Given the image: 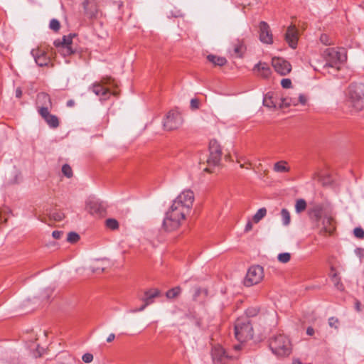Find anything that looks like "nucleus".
Returning <instances> with one entry per match:
<instances>
[{
  "mask_svg": "<svg viewBox=\"0 0 364 364\" xmlns=\"http://www.w3.org/2000/svg\"><path fill=\"white\" fill-rule=\"evenodd\" d=\"M190 212V210H185L181 204L175 205L173 201L164 219L163 226L164 229L167 231H172L178 228L181 220H184L186 215Z\"/></svg>",
  "mask_w": 364,
  "mask_h": 364,
  "instance_id": "1",
  "label": "nucleus"
},
{
  "mask_svg": "<svg viewBox=\"0 0 364 364\" xmlns=\"http://www.w3.org/2000/svg\"><path fill=\"white\" fill-rule=\"evenodd\" d=\"M269 348L278 357L288 356L291 352V345L288 337L284 334H277L269 339Z\"/></svg>",
  "mask_w": 364,
  "mask_h": 364,
  "instance_id": "2",
  "label": "nucleus"
},
{
  "mask_svg": "<svg viewBox=\"0 0 364 364\" xmlns=\"http://www.w3.org/2000/svg\"><path fill=\"white\" fill-rule=\"evenodd\" d=\"M235 336L240 342H246L253 337V328L248 318H240L235 323Z\"/></svg>",
  "mask_w": 364,
  "mask_h": 364,
  "instance_id": "3",
  "label": "nucleus"
},
{
  "mask_svg": "<svg viewBox=\"0 0 364 364\" xmlns=\"http://www.w3.org/2000/svg\"><path fill=\"white\" fill-rule=\"evenodd\" d=\"M349 101L351 106L357 111L364 108V84L353 83L349 86Z\"/></svg>",
  "mask_w": 364,
  "mask_h": 364,
  "instance_id": "4",
  "label": "nucleus"
},
{
  "mask_svg": "<svg viewBox=\"0 0 364 364\" xmlns=\"http://www.w3.org/2000/svg\"><path fill=\"white\" fill-rule=\"evenodd\" d=\"M323 58L326 60L324 67L336 68L338 64L344 62L346 60V55L341 53L334 48H326L323 53Z\"/></svg>",
  "mask_w": 364,
  "mask_h": 364,
  "instance_id": "5",
  "label": "nucleus"
},
{
  "mask_svg": "<svg viewBox=\"0 0 364 364\" xmlns=\"http://www.w3.org/2000/svg\"><path fill=\"white\" fill-rule=\"evenodd\" d=\"M210 155L207 159L209 166H217L220 165L222 157V149L215 139H212L209 143Z\"/></svg>",
  "mask_w": 364,
  "mask_h": 364,
  "instance_id": "6",
  "label": "nucleus"
},
{
  "mask_svg": "<svg viewBox=\"0 0 364 364\" xmlns=\"http://www.w3.org/2000/svg\"><path fill=\"white\" fill-rule=\"evenodd\" d=\"M264 277L263 267L259 265H255L249 268L244 284L247 287L257 284L262 281Z\"/></svg>",
  "mask_w": 364,
  "mask_h": 364,
  "instance_id": "7",
  "label": "nucleus"
},
{
  "mask_svg": "<svg viewBox=\"0 0 364 364\" xmlns=\"http://www.w3.org/2000/svg\"><path fill=\"white\" fill-rule=\"evenodd\" d=\"M183 123L181 114L176 111H169L163 122L164 128L167 131L178 129Z\"/></svg>",
  "mask_w": 364,
  "mask_h": 364,
  "instance_id": "8",
  "label": "nucleus"
},
{
  "mask_svg": "<svg viewBox=\"0 0 364 364\" xmlns=\"http://www.w3.org/2000/svg\"><path fill=\"white\" fill-rule=\"evenodd\" d=\"M235 355H230L220 346H215L212 349V358L214 364H231Z\"/></svg>",
  "mask_w": 364,
  "mask_h": 364,
  "instance_id": "9",
  "label": "nucleus"
},
{
  "mask_svg": "<svg viewBox=\"0 0 364 364\" xmlns=\"http://www.w3.org/2000/svg\"><path fill=\"white\" fill-rule=\"evenodd\" d=\"M75 36V34H69L68 36H63L62 39L55 40L54 45L59 49V51L64 55H70L74 53V50L72 48L73 38Z\"/></svg>",
  "mask_w": 364,
  "mask_h": 364,
  "instance_id": "10",
  "label": "nucleus"
},
{
  "mask_svg": "<svg viewBox=\"0 0 364 364\" xmlns=\"http://www.w3.org/2000/svg\"><path fill=\"white\" fill-rule=\"evenodd\" d=\"M193 200V192L191 190H186L183 191L173 201L175 202V205L181 204L185 210L191 211Z\"/></svg>",
  "mask_w": 364,
  "mask_h": 364,
  "instance_id": "11",
  "label": "nucleus"
},
{
  "mask_svg": "<svg viewBox=\"0 0 364 364\" xmlns=\"http://www.w3.org/2000/svg\"><path fill=\"white\" fill-rule=\"evenodd\" d=\"M85 14L90 18H97L101 15L97 0H85L82 3Z\"/></svg>",
  "mask_w": 364,
  "mask_h": 364,
  "instance_id": "12",
  "label": "nucleus"
},
{
  "mask_svg": "<svg viewBox=\"0 0 364 364\" xmlns=\"http://www.w3.org/2000/svg\"><path fill=\"white\" fill-rule=\"evenodd\" d=\"M316 228L319 229L320 235H331L335 230L333 218L331 216L325 214L320 220V227Z\"/></svg>",
  "mask_w": 364,
  "mask_h": 364,
  "instance_id": "13",
  "label": "nucleus"
},
{
  "mask_svg": "<svg viewBox=\"0 0 364 364\" xmlns=\"http://www.w3.org/2000/svg\"><path fill=\"white\" fill-rule=\"evenodd\" d=\"M272 65L275 71L281 75H287L291 70V64L282 58H273Z\"/></svg>",
  "mask_w": 364,
  "mask_h": 364,
  "instance_id": "14",
  "label": "nucleus"
},
{
  "mask_svg": "<svg viewBox=\"0 0 364 364\" xmlns=\"http://www.w3.org/2000/svg\"><path fill=\"white\" fill-rule=\"evenodd\" d=\"M259 40L263 43L272 44L273 38L269 26L265 21H261L259 25Z\"/></svg>",
  "mask_w": 364,
  "mask_h": 364,
  "instance_id": "15",
  "label": "nucleus"
},
{
  "mask_svg": "<svg viewBox=\"0 0 364 364\" xmlns=\"http://www.w3.org/2000/svg\"><path fill=\"white\" fill-rule=\"evenodd\" d=\"M38 112L50 128L55 129L59 126L58 118L51 114L46 107H39Z\"/></svg>",
  "mask_w": 364,
  "mask_h": 364,
  "instance_id": "16",
  "label": "nucleus"
},
{
  "mask_svg": "<svg viewBox=\"0 0 364 364\" xmlns=\"http://www.w3.org/2000/svg\"><path fill=\"white\" fill-rule=\"evenodd\" d=\"M31 54L33 57L36 63L40 67L46 66L50 63V58L46 53L39 48L32 49Z\"/></svg>",
  "mask_w": 364,
  "mask_h": 364,
  "instance_id": "17",
  "label": "nucleus"
},
{
  "mask_svg": "<svg viewBox=\"0 0 364 364\" xmlns=\"http://www.w3.org/2000/svg\"><path fill=\"white\" fill-rule=\"evenodd\" d=\"M309 218L313 220L316 227H320V220L323 217V207L322 205L316 204L310 208L308 211Z\"/></svg>",
  "mask_w": 364,
  "mask_h": 364,
  "instance_id": "18",
  "label": "nucleus"
},
{
  "mask_svg": "<svg viewBox=\"0 0 364 364\" xmlns=\"http://www.w3.org/2000/svg\"><path fill=\"white\" fill-rule=\"evenodd\" d=\"M285 40L289 46L294 49L297 46L298 43V31L294 25H290L285 33Z\"/></svg>",
  "mask_w": 364,
  "mask_h": 364,
  "instance_id": "19",
  "label": "nucleus"
},
{
  "mask_svg": "<svg viewBox=\"0 0 364 364\" xmlns=\"http://www.w3.org/2000/svg\"><path fill=\"white\" fill-rule=\"evenodd\" d=\"M253 71L257 75L264 78H267L271 75V69L269 66L265 63H258L253 68Z\"/></svg>",
  "mask_w": 364,
  "mask_h": 364,
  "instance_id": "20",
  "label": "nucleus"
},
{
  "mask_svg": "<svg viewBox=\"0 0 364 364\" xmlns=\"http://www.w3.org/2000/svg\"><path fill=\"white\" fill-rule=\"evenodd\" d=\"M159 294L160 291L156 289H149L144 292V297L142 299V301L144 303L150 305L154 302V298L159 296Z\"/></svg>",
  "mask_w": 364,
  "mask_h": 364,
  "instance_id": "21",
  "label": "nucleus"
},
{
  "mask_svg": "<svg viewBox=\"0 0 364 364\" xmlns=\"http://www.w3.org/2000/svg\"><path fill=\"white\" fill-rule=\"evenodd\" d=\"M37 104L41 105L40 107H46L48 109L52 106L50 96L45 92H41L38 95Z\"/></svg>",
  "mask_w": 364,
  "mask_h": 364,
  "instance_id": "22",
  "label": "nucleus"
},
{
  "mask_svg": "<svg viewBox=\"0 0 364 364\" xmlns=\"http://www.w3.org/2000/svg\"><path fill=\"white\" fill-rule=\"evenodd\" d=\"M92 92L96 95H101L105 100L109 93V90L104 87L100 83L96 82L92 85Z\"/></svg>",
  "mask_w": 364,
  "mask_h": 364,
  "instance_id": "23",
  "label": "nucleus"
},
{
  "mask_svg": "<svg viewBox=\"0 0 364 364\" xmlns=\"http://www.w3.org/2000/svg\"><path fill=\"white\" fill-rule=\"evenodd\" d=\"M273 170L277 173H287L290 171L286 161H279L274 164Z\"/></svg>",
  "mask_w": 364,
  "mask_h": 364,
  "instance_id": "24",
  "label": "nucleus"
},
{
  "mask_svg": "<svg viewBox=\"0 0 364 364\" xmlns=\"http://www.w3.org/2000/svg\"><path fill=\"white\" fill-rule=\"evenodd\" d=\"M207 59L213 65L218 66H223L227 63V60L225 58L211 54L207 56Z\"/></svg>",
  "mask_w": 364,
  "mask_h": 364,
  "instance_id": "25",
  "label": "nucleus"
},
{
  "mask_svg": "<svg viewBox=\"0 0 364 364\" xmlns=\"http://www.w3.org/2000/svg\"><path fill=\"white\" fill-rule=\"evenodd\" d=\"M245 50V46L242 42L240 41H237L233 44V53L236 57H242V54Z\"/></svg>",
  "mask_w": 364,
  "mask_h": 364,
  "instance_id": "26",
  "label": "nucleus"
},
{
  "mask_svg": "<svg viewBox=\"0 0 364 364\" xmlns=\"http://www.w3.org/2000/svg\"><path fill=\"white\" fill-rule=\"evenodd\" d=\"M90 211L92 214H102L105 211V208L97 202H92L89 205Z\"/></svg>",
  "mask_w": 364,
  "mask_h": 364,
  "instance_id": "27",
  "label": "nucleus"
},
{
  "mask_svg": "<svg viewBox=\"0 0 364 364\" xmlns=\"http://www.w3.org/2000/svg\"><path fill=\"white\" fill-rule=\"evenodd\" d=\"M280 108L287 107L291 105L296 106L299 104L298 99L291 97H284L281 99Z\"/></svg>",
  "mask_w": 364,
  "mask_h": 364,
  "instance_id": "28",
  "label": "nucleus"
},
{
  "mask_svg": "<svg viewBox=\"0 0 364 364\" xmlns=\"http://www.w3.org/2000/svg\"><path fill=\"white\" fill-rule=\"evenodd\" d=\"M263 105L269 108L276 107V102L273 100V97L269 93L264 95L263 99Z\"/></svg>",
  "mask_w": 364,
  "mask_h": 364,
  "instance_id": "29",
  "label": "nucleus"
},
{
  "mask_svg": "<svg viewBox=\"0 0 364 364\" xmlns=\"http://www.w3.org/2000/svg\"><path fill=\"white\" fill-rule=\"evenodd\" d=\"M267 214V209L265 208H259L257 212L253 215L252 220L254 223H259Z\"/></svg>",
  "mask_w": 364,
  "mask_h": 364,
  "instance_id": "30",
  "label": "nucleus"
},
{
  "mask_svg": "<svg viewBox=\"0 0 364 364\" xmlns=\"http://www.w3.org/2000/svg\"><path fill=\"white\" fill-rule=\"evenodd\" d=\"M281 217L282 220V224L284 226H287L290 224L291 217L290 213L286 208H283L281 210Z\"/></svg>",
  "mask_w": 364,
  "mask_h": 364,
  "instance_id": "31",
  "label": "nucleus"
},
{
  "mask_svg": "<svg viewBox=\"0 0 364 364\" xmlns=\"http://www.w3.org/2000/svg\"><path fill=\"white\" fill-rule=\"evenodd\" d=\"M306 208V202L304 199H299L296 201L295 211L297 213H300L305 210Z\"/></svg>",
  "mask_w": 364,
  "mask_h": 364,
  "instance_id": "32",
  "label": "nucleus"
},
{
  "mask_svg": "<svg viewBox=\"0 0 364 364\" xmlns=\"http://www.w3.org/2000/svg\"><path fill=\"white\" fill-rule=\"evenodd\" d=\"M181 291V289L180 287H176L169 289L166 293V296L168 299H173L178 296Z\"/></svg>",
  "mask_w": 364,
  "mask_h": 364,
  "instance_id": "33",
  "label": "nucleus"
},
{
  "mask_svg": "<svg viewBox=\"0 0 364 364\" xmlns=\"http://www.w3.org/2000/svg\"><path fill=\"white\" fill-rule=\"evenodd\" d=\"M49 217L53 220L60 221L64 218V214L61 211L54 210L50 212Z\"/></svg>",
  "mask_w": 364,
  "mask_h": 364,
  "instance_id": "34",
  "label": "nucleus"
},
{
  "mask_svg": "<svg viewBox=\"0 0 364 364\" xmlns=\"http://www.w3.org/2000/svg\"><path fill=\"white\" fill-rule=\"evenodd\" d=\"M80 240V235L75 232H70L68 234L67 241L70 243H75Z\"/></svg>",
  "mask_w": 364,
  "mask_h": 364,
  "instance_id": "35",
  "label": "nucleus"
},
{
  "mask_svg": "<svg viewBox=\"0 0 364 364\" xmlns=\"http://www.w3.org/2000/svg\"><path fill=\"white\" fill-rule=\"evenodd\" d=\"M106 225L111 230H116L119 227V223L117 220L114 218H109L106 220Z\"/></svg>",
  "mask_w": 364,
  "mask_h": 364,
  "instance_id": "36",
  "label": "nucleus"
},
{
  "mask_svg": "<svg viewBox=\"0 0 364 364\" xmlns=\"http://www.w3.org/2000/svg\"><path fill=\"white\" fill-rule=\"evenodd\" d=\"M278 260L282 263H287L291 259V255L288 252L280 253L277 257Z\"/></svg>",
  "mask_w": 364,
  "mask_h": 364,
  "instance_id": "37",
  "label": "nucleus"
},
{
  "mask_svg": "<svg viewBox=\"0 0 364 364\" xmlns=\"http://www.w3.org/2000/svg\"><path fill=\"white\" fill-rule=\"evenodd\" d=\"M49 27L50 29L53 30L54 31H58L60 28V24L58 20L55 18H53L50 21Z\"/></svg>",
  "mask_w": 364,
  "mask_h": 364,
  "instance_id": "38",
  "label": "nucleus"
},
{
  "mask_svg": "<svg viewBox=\"0 0 364 364\" xmlns=\"http://www.w3.org/2000/svg\"><path fill=\"white\" fill-rule=\"evenodd\" d=\"M62 172L68 178H70L73 176L72 168L68 164H64L63 166Z\"/></svg>",
  "mask_w": 364,
  "mask_h": 364,
  "instance_id": "39",
  "label": "nucleus"
},
{
  "mask_svg": "<svg viewBox=\"0 0 364 364\" xmlns=\"http://www.w3.org/2000/svg\"><path fill=\"white\" fill-rule=\"evenodd\" d=\"M333 281L334 282V285L335 287L340 291H343V284L340 282V279H338L337 278V274L336 273H334L333 275V278H332Z\"/></svg>",
  "mask_w": 364,
  "mask_h": 364,
  "instance_id": "40",
  "label": "nucleus"
},
{
  "mask_svg": "<svg viewBox=\"0 0 364 364\" xmlns=\"http://www.w3.org/2000/svg\"><path fill=\"white\" fill-rule=\"evenodd\" d=\"M353 234H354L355 237L358 238V239H363L364 238V230H363V228H361L360 227L355 228L353 230Z\"/></svg>",
  "mask_w": 364,
  "mask_h": 364,
  "instance_id": "41",
  "label": "nucleus"
},
{
  "mask_svg": "<svg viewBox=\"0 0 364 364\" xmlns=\"http://www.w3.org/2000/svg\"><path fill=\"white\" fill-rule=\"evenodd\" d=\"M338 323H339V321H338V318H336L335 317H331V318H328V325L331 328H334L336 329H338Z\"/></svg>",
  "mask_w": 364,
  "mask_h": 364,
  "instance_id": "42",
  "label": "nucleus"
},
{
  "mask_svg": "<svg viewBox=\"0 0 364 364\" xmlns=\"http://www.w3.org/2000/svg\"><path fill=\"white\" fill-rule=\"evenodd\" d=\"M208 291L205 289H201L200 287L196 288L195 293L193 294V299L196 300L198 297L203 293L205 295H207Z\"/></svg>",
  "mask_w": 364,
  "mask_h": 364,
  "instance_id": "43",
  "label": "nucleus"
},
{
  "mask_svg": "<svg viewBox=\"0 0 364 364\" xmlns=\"http://www.w3.org/2000/svg\"><path fill=\"white\" fill-rule=\"evenodd\" d=\"M82 359L85 363H90L93 360V355L91 353H87L82 355Z\"/></svg>",
  "mask_w": 364,
  "mask_h": 364,
  "instance_id": "44",
  "label": "nucleus"
},
{
  "mask_svg": "<svg viewBox=\"0 0 364 364\" xmlns=\"http://www.w3.org/2000/svg\"><path fill=\"white\" fill-rule=\"evenodd\" d=\"M281 85L283 88H289L291 86V81L289 78H284L281 81Z\"/></svg>",
  "mask_w": 364,
  "mask_h": 364,
  "instance_id": "45",
  "label": "nucleus"
},
{
  "mask_svg": "<svg viewBox=\"0 0 364 364\" xmlns=\"http://www.w3.org/2000/svg\"><path fill=\"white\" fill-rule=\"evenodd\" d=\"M192 109H196L199 107V101L197 99H192L190 103Z\"/></svg>",
  "mask_w": 364,
  "mask_h": 364,
  "instance_id": "46",
  "label": "nucleus"
},
{
  "mask_svg": "<svg viewBox=\"0 0 364 364\" xmlns=\"http://www.w3.org/2000/svg\"><path fill=\"white\" fill-rule=\"evenodd\" d=\"M14 177V178L13 180H11L9 182V183L14 184V183H18L19 182V178H20V173H18L17 171H15Z\"/></svg>",
  "mask_w": 364,
  "mask_h": 364,
  "instance_id": "47",
  "label": "nucleus"
},
{
  "mask_svg": "<svg viewBox=\"0 0 364 364\" xmlns=\"http://www.w3.org/2000/svg\"><path fill=\"white\" fill-rule=\"evenodd\" d=\"M306 97L304 95L300 94L298 98L299 103L304 105L306 103Z\"/></svg>",
  "mask_w": 364,
  "mask_h": 364,
  "instance_id": "48",
  "label": "nucleus"
},
{
  "mask_svg": "<svg viewBox=\"0 0 364 364\" xmlns=\"http://www.w3.org/2000/svg\"><path fill=\"white\" fill-rule=\"evenodd\" d=\"M355 253L360 258H362L363 257H364V250L362 248H360V247L356 248L355 250Z\"/></svg>",
  "mask_w": 364,
  "mask_h": 364,
  "instance_id": "49",
  "label": "nucleus"
},
{
  "mask_svg": "<svg viewBox=\"0 0 364 364\" xmlns=\"http://www.w3.org/2000/svg\"><path fill=\"white\" fill-rule=\"evenodd\" d=\"M149 306L148 304H146V303H144V304L142 306H141L139 309H132L130 311V312L132 313H136L138 311H144L146 307Z\"/></svg>",
  "mask_w": 364,
  "mask_h": 364,
  "instance_id": "50",
  "label": "nucleus"
},
{
  "mask_svg": "<svg viewBox=\"0 0 364 364\" xmlns=\"http://www.w3.org/2000/svg\"><path fill=\"white\" fill-rule=\"evenodd\" d=\"M63 232L62 231L55 230L53 232L52 236L55 239H60L61 237V235H63Z\"/></svg>",
  "mask_w": 364,
  "mask_h": 364,
  "instance_id": "51",
  "label": "nucleus"
},
{
  "mask_svg": "<svg viewBox=\"0 0 364 364\" xmlns=\"http://www.w3.org/2000/svg\"><path fill=\"white\" fill-rule=\"evenodd\" d=\"M252 229V223L250 220H249L245 228V232H249Z\"/></svg>",
  "mask_w": 364,
  "mask_h": 364,
  "instance_id": "52",
  "label": "nucleus"
},
{
  "mask_svg": "<svg viewBox=\"0 0 364 364\" xmlns=\"http://www.w3.org/2000/svg\"><path fill=\"white\" fill-rule=\"evenodd\" d=\"M15 95H16V97L17 98L21 97V96H22V90H21V87H17L16 89Z\"/></svg>",
  "mask_w": 364,
  "mask_h": 364,
  "instance_id": "53",
  "label": "nucleus"
},
{
  "mask_svg": "<svg viewBox=\"0 0 364 364\" xmlns=\"http://www.w3.org/2000/svg\"><path fill=\"white\" fill-rule=\"evenodd\" d=\"M314 333V329L312 327H308L306 329V334L309 336H313Z\"/></svg>",
  "mask_w": 364,
  "mask_h": 364,
  "instance_id": "54",
  "label": "nucleus"
},
{
  "mask_svg": "<svg viewBox=\"0 0 364 364\" xmlns=\"http://www.w3.org/2000/svg\"><path fill=\"white\" fill-rule=\"evenodd\" d=\"M115 338V335L114 333H110L107 338V342L110 343Z\"/></svg>",
  "mask_w": 364,
  "mask_h": 364,
  "instance_id": "55",
  "label": "nucleus"
},
{
  "mask_svg": "<svg viewBox=\"0 0 364 364\" xmlns=\"http://www.w3.org/2000/svg\"><path fill=\"white\" fill-rule=\"evenodd\" d=\"M74 105H75V102L73 100H70L67 102V106L69 107L74 106Z\"/></svg>",
  "mask_w": 364,
  "mask_h": 364,
  "instance_id": "56",
  "label": "nucleus"
},
{
  "mask_svg": "<svg viewBox=\"0 0 364 364\" xmlns=\"http://www.w3.org/2000/svg\"><path fill=\"white\" fill-rule=\"evenodd\" d=\"M99 270H100L101 272H104L105 268L104 267H97L96 269H93L94 272H97Z\"/></svg>",
  "mask_w": 364,
  "mask_h": 364,
  "instance_id": "57",
  "label": "nucleus"
},
{
  "mask_svg": "<svg viewBox=\"0 0 364 364\" xmlns=\"http://www.w3.org/2000/svg\"><path fill=\"white\" fill-rule=\"evenodd\" d=\"M326 38H327V36H326V35H323V36H321V41L323 43H326V41H325Z\"/></svg>",
  "mask_w": 364,
  "mask_h": 364,
  "instance_id": "58",
  "label": "nucleus"
},
{
  "mask_svg": "<svg viewBox=\"0 0 364 364\" xmlns=\"http://www.w3.org/2000/svg\"><path fill=\"white\" fill-rule=\"evenodd\" d=\"M240 348H241V346H240V345H235V346H234V349H235L236 351L239 350L240 349Z\"/></svg>",
  "mask_w": 364,
  "mask_h": 364,
  "instance_id": "59",
  "label": "nucleus"
},
{
  "mask_svg": "<svg viewBox=\"0 0 364 364\" xmlns=\"http://www.w3.org/2000/svg\"><path fill=\"white\" fill-rule=\"evenodd\" d=\"M356 309L357 311H360V303L358 301L356 303Z\"/></svg>",
  "mask_w": 364,
  "mask_h": 364,
  "instance_id": "60",
  "label": "nucleus"
},
{
  "mask_svg": "<svg viewBox=\"0 0 364 364\" xmlns=\"http://www.w3.org/2000/svg\"><path fill=\"white\" fill-rule=\"evenodd\" d=\"M205 171H208V172H210V168H205Z\"/></svg>",
  "mask_w": 364,
  "mask_h": 364,
  "instance_id": "61",
  "label": "nucleus"
},
{
  "mask_svg": "<svg viewBox=\"0 0 364 364\" xmlns=\"http://www.w3.org/2000/svg\"><path fill=\"white\" fill-rule=\"evenodd\" d=\"M229 157H230V156H229V155H226V156H225V158H226L227 159H229Z\"/></svg>",
  "mask_w": 364,
  "mask_h": 364,
  "instance_id": "62",
  "label": "nucleus"
},
{
  "mask_svg": "<svg viewBox=\"0 0 364 364\" xmlns=\"http://www.w3.org/2000/svg\"><path fill=\"white\" fill-rule=\"evenodd\" d=\"M3 222V220L1 218V217L0 216V223H2Z\"/></svg>",
  "mask_w": 364,
  "mask_h": 364,
  "instance_id": "63",
  "label": "nucleus"
},
{
  "mask_svg": "<svg viewBox=\"0 0 364 364\" xmlns=\"http://www.w3.org/2000/svg\"><path fill=\"white\" fill-rule=\"evenodd\" d=\"M240 167L241 168H244V165L243 164H240Z\"/></svg>",
  "mask_w": 364,
  "mask_h": 364,
  "instance_id": "64",
  "label": "nucleus"
}]
</instances>
